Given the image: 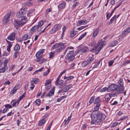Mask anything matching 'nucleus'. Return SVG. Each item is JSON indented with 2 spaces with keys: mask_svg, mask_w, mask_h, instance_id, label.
<instances>
[{
  "mask_svg": "<svg viewBox=\"0 0 130 130\" xmlns=\"http://www.w3.org/2000/svg\"><path fill=\"white\" fill-rule=\"evenodd\" d=\"M50 71V68L48 69L47 71L46 72H45L43 73V75L44 76H45L47 75L49 73Z\"/></svg>",
  "mask_w": 130,
  "mask_h": 130,
  "instance_id": "nucleus-47",
  "label": "nucleus"
},
{
  "mask_svg": "<svg viewBox=\"0 0 130 130\" xmlns=\"http://www.w3.org/2000/svg\"><path fill=\"white\" fill-rule=\"evenodd\" d=\"M24 19H21V21H20L16 19H14V25L15 26L17 27L22 26L25 23L27 22V20L23 18Z\"/></svg>",
  "mask_w": 130,
  "mask_h": 130,
  "instance_id": "nucleus-6",
  "label": "nucleus"
},
{
  "mask_svg": "<svg viewBox=\"0 0 130 130\" xmlns=\"http://www.w3.org/2000/svg\"><path fill=\"white\" fill-rule=\"evenodd\" d=\"M37 26L35 25L30 30L31 31H32V32L33 33L36 32V30H37Z\"/></svg>",
  "mask_w": 130,
  "mask_h": 130,
  "instance_id": "nucleus-21",
  "label": "nucleus"
},
{
  "mask_svg": "<svg viewBox=\"0 0 130 130\" xmlns=\"http://www.w3.org/2000/svg\"><path fill=\"white\" fill-rule=\"evenodd\" d=\"M16 90H16V89L13 88L11 90V91L13 94H14L15 93V91Z\"/></svg>",
  "mask_w": 130,
  "mask_h": 130,
  "instance_id": "nucleus-59",
  "label": "nucleus"
},
{
  "mask_svg": "<svg viewBox=\"0 0 130 130\" xmlns=\"http://www.w3.org/2000/svg\"><path fill=\"white\" fill-rule=\"evenodd\" d=\"M114 60H111L109 62V66H111L114 62Z\"/></svg>",
  "mask_w": 130,
  "mask_h": 130,
  "instance_id": "nucleus-60",
  "label": "nucleus"
},
{
  "mask_svg": "<svg viewBox=\"0 0 130 130\" xmlns=\"http://www.w3.org/2000/svg\"><path fill=\"white\" fill-rule=\"evenodd\" d=\"M96 43V41L95 40H93L92 42L90 44L89 46H93Z\"/></svg>",
  "mask_w": 130,
  "mask_h": 130,
  "instance_id": "nucleus-51",
  "label": "nucleus"
},
{
  "mask_svg": "<svg viewBox=\"0 0 130 130\" xmlns=\"http://www.w3.org/2000/svg\"><path fill=\"white\" fill-rule=\"evenodd\" d=\"M66 6V4L64 3H62L60 4L58 6V8L60 9L64 8Z\"/></svg>",
  "mask_w": 130,
  "mask_h": 130,
  "instance_id": "nucleus-19",
  "label": "nucleus"
},
{
  "mask_svg": "<svg viewBox=\"0 0 130 130\" xmlns=\"http://www.w3.org/2000/svg\"><path fill=\"white\" fill-rule=\"evenodd\" d=\"M86 34V32H85L82 35L78 38V40H81L82 38L85 36Z\"/></svg>",
  "mask_w": 130,
  "mask_h": 130,
  "instance_id": "nucleus-38",
  "label": "nucleus"
},
{
  "mask_svg": "<svg viewBox=\"0 0 130 130\" xmlns=\"http://www.w3.org/2000/svg\"><path fill=\"white\" fill-rule=\"evenodd\" d=\"M94 97H92L90 99L89 101V103L90 104H91L93 102H94Z\"/></svg>",
  "mask_w": 130,
  "mask_h": 130,
  "instance_id": "nucleus-55",
  "label": "nucleus"
},
{
  "mask_svg": "<svg viewBox=\"0 0 130 130\" xmlns=\"http://www.w3.org/2000/svg\"><path fill=\"white\" fill-rule=\"evenodd\" d=\"M61 75L60 74L59 75V76L58 77V78H57L56 80V81L55 84H58V81L59 80L60 78L61 77Z\"/></svg>",
  "mask_w": 130,
  "mask_h": 130,
  "instance_id": "nucleus-53",
  "label": "nucleus"
},
{
  "mask_svg": "<svg viewBox=\"0 0 130 130\" xmlns=\"http://www.w3.org/2000/svg\"><path fill=\"white\" fill-rule=\"evenodd\" d=\"M27 11V8H25L23 9H21L19 11L20 13L21 14H23V15L24 16V15L26 14V12Z\"/></svg>",
  "mask_w": 130,
  "mask_h": 130,
  "instance_id": "nucleus-13",
  "label": "nucleus"
},
{
  "mask_svg": "<svg viewBox=\"0 0 130 130\" xmlns=\"http://www.w3.org/2000/svg\"><path fill=\"white\" fill-rule=\"evenodd\" d=\"M101 62V60L97 62H95L94 63V65L93 66L92 68V69H93L96 68L99 64Z\"/></svg>",
  "mask_w": 130,
  "mask_h": 130,
  "instance_id": "nucleus-26",
  "label": "nucleus"
},
{
  "mask_svg": "<svg viewBox=\"0 0 130 130\" xmlns=\"http://www.w3.org/2000/svg\"><path fill=\"white\" fill-rule=\"evenodd\" d=\"M91 117V124H98V126L101 125V121L104 120L106 117L105 115L100 113L99 111H93L92 113Z\"/></svg>",
  "mask_w": 130,
  "mask_h": 130,
  "instance_id": "nucleus-1",
  "label": "nucleus"
},
{
  "mask_svg": "<svg viewBox=\"0 0 130 130\" xmlns=\"http://www.w3.org/2000/svg\"><path fill=\"white\" fill-rule=\"evenodd\" d=\"M120 90L119 86L116 84L111 85L108 88V92L116 90V93L118 94L121 93Z\"/></svg>",
  "mask_w": 130,
  "mask_h": 130,
  "instance_id": "nucleus-5",
  "label": "nucleus"
},
{
  "mask_svg": "<svg viewBox=\"0 0 130 130\" xmlns=\"http://www.w3.org/2000/svg\"><path fill=\"white\" fill-rule=\"evenodd\" d=\"M8 45L7 46H8V47H11L12 46V42H10V43H8Z\"/></svg>",
  "mask_w": 130,
  "mask_h": 130,
  "instance_id": "nucleus-64",
  "label": "nucleus"
},
{
  "mask_svg": "<svg viewBox=\"0 0 130 130\" xmlns=\"http://www.w3.org/2000/svg\"><path fill=\"white\" fill-rule=\"evenodd\" d=\"M88 50V47H84L82 48L81 51L82 52L85 53Z\"/></svg>",
  "mask_w": 130,
  "mask_h": 130,
  "instance_id": "nucleus-35",
  "label": "nucleus"
},
{
  "mask_svg": "<svg viewBox=\"0 0 130 130\" xmlns=\"http://www.w3.org/2000/svg\"><path fill=\"white\" fill-rule=\"evenodd\" d=\"M118 83L119 84V88L120 89V91L121 93H123L124 90V88L123 86V83L122 79H120L118 81Z\"/></svg>",
  "mask_w": 130,
  "mask_h": 130,
  "instance_id": "nucleus-8",
  "label": "nucleus"
},
{
  "mask_svg": "<svg viewBox=\"0 0 130 130\" xmlns=\"http://www.w3.org/2000/svg\"><path fill=\"white\" fill-rule=\"evenodd\" d=\"M94 58L93 57H89L86 61L83 62L82 64L84 67H85L88 64H89L93 60Z\"/></svg>",
  "mask_w": 130,
  "mask_h": 130,
  "instance_id": "nucleus-7",
  "label": "nucleus"
},
{
  "mask_svg": "<svg viewBox=\"0 0 130 130\" xmlns=\"http://www.w3.org/2000/svg\"><path fill=\"white\" fill-rule=\"evenodd\" d=\"M6 69L5 67H3L2 68L0 69V73L4 72L5 71Z\"/></svg>",
  "mask_w": 130,
  "mask_h": 130,
  "instance_id": "nucleus-45",
  "label": "nucleus"
},
{
  "mask_svg": "<svg viewBox=\"0 0 130 130\" xmlns=\"http://www.w3.org/2000/svg\"><path fill=\"white\" fill-rule=\"evenodd\" d=\"M41 100L39 99L36 100V101L34 102V103H36V105L38 106H39L40 104V102Z\"/></svg>",
  "mask_w": 130,
  "mask_h": 130,
  "instance_id": "nucleus-43",
  "label": "nucleus"
},
{
  "mask_svg": "<svg viewBox=\"0 0 130 130\" xmlns=\"http://www.w3.org/2000/svg\"><path fill=\"white\" fill-rule=\"evenodd\" d=\"M119 15L118 16L115 15L111 19V21L112 20V21H114L116 20V19L118 18L119 16Z\"/></svg>",
  "mask_w": 130,
  "mask_h": 130,
  "instance_id": "nucleus-42",
  "label": "nucleus"
},
{
  "mask_svg": "<svg viewBox=\"0 0 130 130\" xmlns=\"http://www.w3.org/2000/svg\"><path fill=\"white\" fill-rule=\"evenodd\" d=\"M55 29H56V31H57L60 29L61 27V25L59 24H56L54 25V27Z\"/></svg>",
  "mask_w": 130,
  "mask_h": 130,
  "instance_id": "nucleus-24",
  "label": "nucleus"
},
{
  "mask_svg": "<svg viewBox=\"0 0 130 130\" xmlns=\"http://www.w3.org/2000/svg\"><path fill=\"white\" fill-rule=\"evenodd\" d=\"M8 62V61L7 60H4L3 67H5V68L6 69L8 68L7 66V64Z\"/></svg>",
  "mask_w": 130,
  "mask_h": 130,
  "instance_id": "nucleus-41",
  "label": "nucleus"
},
{
  "mask_svg": "<svg viewBox=\"0 0 130 130\" xmlns=\"http://www.w3.org/2000/svg\"><path fill=\"white\" fill-rule=\"evenodd\" d=\"M55 53L54 52H51L49 54L50 57L52 58L53 57Z\"/></svg>",
  "mask_w": 130,
  "mask_h": 130,
  "instance_id": "nucleus-54",
  "label": "nucleus"
},
{
  "mask_svg": "<svg viewBox=\"0 0 130 130\" xmlns=\"http://www.w3.org/2000/svg\"><path fill=\"white\" fill-rule=\"evenodd\" d=\"M72 48V47H68L64 52V54L67 53L65 57V59L70 61H73L74 58V51H71Z\"/></svg>",
  "mask_w": 130,
  "mask_h": 130,
  "instance_id": "nucleus-2",
  "label": "nucleus"
},
{
  "mask_svg": "<svg viewBox=\"0 0 130 130\" xmlns=\"http://www.w3.org/2000/svg\"><path fill=\"white\" fill-rule=\"evenodd\" d=\"M100 30L98 28H97L93 32V36L92 37V39H94L95 37H96L98 33H99Z\"/></svg>",
  "mask_w": 130,
  "mask_h": 130,
  "instance_id": "nucleus-12",
  "label": "nucleus"
},
{
  "mask_svg": "<svg viewBox=\"0 0 130 130\" xmlns=\"http://www.w3.org/2000/svg\"><path fill=\"white\" fill-rule=\"evenodd\" d=\"M64 45L63 43H56L52 47H51V50H53L55 48L60 47V45Z\"/></svg>",
  "mask_w": 130,
  "mask_h": 130,
  "instance_id": "nucleus-10",
  "label": "nucleus"
},
{
  "mask_svg": "<svg viewBox=\"0 0 130 130\" xmlns=\"http://www.w3.org/2000/svg\"><path fill=\"white\" fill-rule=\"evenodd\" d=\"M26 93H24L21 96H20L19 99H18L19 100V101H20L21 100L23 99V98L25 97V94Z\"/></svg>",
  "mask_w": 130,
  "mask_h": 130,
  "instance_id": "nucleus-52",
  "label": "nucleus"
},
{
  "mask_svg": "<svg viewBox=\"0 0 130 130\" xmlns=\"http://www.w3.org/2000/svg\"><path fill=\"white\" fill-rule=\"evenodd\" d=\"M87 22V21L85 20H83L82 21H79L77 23L78 26H80L81 25H84Z\"/></svg>",
  "mask_w": 130,
  "mask_h": 130,
  "instance_id": "nucleus-16",
  "label": "nucleus"
},
{
  "mask_svg": "<svg viewBox=\"0 0 130 130\" xmlns=\"http://www.w3.org/2000/svg\"><path fill=\"white\" fill-rule=\"evenodd\" d=\"M20 101L18 99L17 101H15V100H12L11 102V104L13 106H18Z\"/></svg>",
  "mask_w": 130,
  "mask_h": 130,
  "instance_id": "nucleus-11",
  "label": "nucleus"
},
{
  "mask_svg": "<svg viewBox=\"0 0 130 130\" xmlns=\"http://www.w3.org/2000/svg\"><path fill=\"white\" fill-rule=\"evenodd\" d=\"M42 29V28L41 27L38 26L37 30L38 32H39L41 31Z\"/></svg>",
  "mask_w": 130,
  "mask_h": 130,
  "instance_id": "nucleus-61",
  "label": "nucleus"
},
{
  "mask_svg": "<svg viewBox=\"0 0 130 130\" xmlns=\"http://www.w3.org/2000/svg\"><path fill=\"white\" fill-rule=\"evenodd\" d=\"M118 122H115L112 124V126L113 127H115L118 124Z\"/></svg>",
  "mask_w": 130,
  "mask_h": 130,
  "instance_id": "nucleus-63",
  "label": "nucleus"
},
{
  "mask_svg": "<svg viewBox=\"0 0 130 130\" xmlns=\"http://www.w3.org/2000/svg\"><path fill=\"white\" fill-rule=\"evenodd\" d=\"M46 60L45 59H41L40 61L39 60V59H37L36 60V61L38 62L39 61V63L40 64H42Z\"/></svg>",
  "mask_w": 130,
  "mask_h": 130,
  "instance_id": "nucleus-44",
  "label": "nucleus"
},
{
  "mask_svg": "<svg viewBox=\"0 0 130 130\" xmlns=\"http://www.w3.org/2000/svg\"><path fill=\"white\" fill-rule=\"evenodd\" d=\"M63 81L62 80H59L58 81V83L56 84L58 85L59 86V87L61 88L63 85Z\"/></svg>",
  "mask_w": 130,
  "mask_h": 130,
  "instance_id": "nucleus-20",
  "label": "nucleus"
},
{
  "mask_svg": "<svg viewBox=\"0 0 130 130\" xmlns=\"http://www.w3.org/2000/svg\"><path fill=\"white\" fill-rule=\"evenodd\" d=\"M15 14V13L13 11H10L9 12L7 13L4 17L3 19V24H6L9 22L10 18H11Z\"/></svg>",
  "mask_w": 130,
  "mask_h": 130,
  "instance_id": "nucleus-4",
  "label": "nucleus"
},
{
  "mask_svg": "<svg viewBox=\"0 0 130 130\" xmlns=\"http://www.w3.org/2000/svg\"><path fill=\"white\" fill-rule=\"evenodd\" d=\"M46 122V121L44 119H42L38 123V124L39 126H41L42 125Z\"/></svg>",
  "mask_w": 130,
  "mask_h": 130,
  "instance_id": "nucleus-27",
  "label": "nucleus"
},
{
  "mask_svg": "<svg viewBox=\"0 0 130 130\" xmlns=\"http://www.w3.org/2000/svg\"><path fill=\"white\" fill-rule=\"evenodd\" d=\"M34 9H31L29 10L28 11V13L27 14V15L28 17H29L31 16V15H30L32 13H33L34 12Z\"/></svg>",
  "mask_w": 130,
  "mask_h": 130,
  "instance_id": "nucleus-32",
  "label": "nucleus"
},
{
  "mask_svg": "<svg viewBox=\"0 0 130 130\" xmlns=\"http://www.w3.org/2000/svg\"><path fill=\"white\" fill-rule=\"evenodd\" d=\"M46 83H45V86H46L49 84L51 83V80H47L46 81Z\"/></svg>",
  "mask_w": 130,
  "mask_h": 130,
  "instance_id": "nucleus-48",
  "label": "nucleus"
},
{
  "mask_svg": "<svg viewBox=\"0 0 130 130\" xmlns=\"http://www.w3.org/2000/svg\"><path fill=\"white\" fill-rule=\"evenodd\" d=\"M68 90L69 89L68 88H67V86H65L63 89V90L64 92H66L68 91Z\"/></svg>",
  "mask_w": 130,
  "mask_h": 130,
  "instance_id": "nucleus-49",
  "label": "nucleus"
},
{
  "mask_svg": "<svg viewBox=\"0 0 130 130\" xmlns=\"http://www.w3.org/2000/svg\"><path fill=\"white\" fill-rule=\"evenodd\" d=\"M55 87H54L52 89L50 90V94H51V96H52L54 95V93Z\"/></svg>",
  "mask_w": 130,
  "mask_h": 130,
  "instance_id": "nucleus-28",
  "label": "nucleus"
},
{
  "mask_svg": "<svg viewBox=\"0 0 130 130\" xmlns=\"http://www.w3.org/2000/svg\"><path fill=\"white\" fill-rule=\"evenodd\" d=\"M111 97H112L111 95L109 94H107L105 96V101L107 102H108Z\"/></svg>",
  "mask_w": 130,
  "mask_h": 130,
  "instance_id": "nucleus-15",
  "label": "nucleus"
},
{
  "mask_svg": "<svg viewBox=\"0 0 130 130\" xmlns=\"http://www.w3.org/2000/svg\"><path fill=\"white\" fill-rule=\"evenodd\" d=\"M42 55V54L38 52V53L36 54V56L38 59H39L41 58Z\"/></svg>",
  "mask_w": 130,
  "mask_h": 130,
  "instance_id": "nucleus-23",
  "label": "nucleus"
},
{
  "mask_svg": "<svg viewBox=\"0 0 130 130\" xmlns=\"http://www.w3.org/2000/svg\"><path fill=\"white\" fill-rule=\"evenodd\" d=\"M118 43V42L117 41L115 40L113 41L110 42L109 44V46L110 47H113L116 45Z\"/></svg>",
  "mask_w": 130,
  "mask_h": 130,
  "instance_id": "nucleus-17",
  "label": "nucleus"
},
{
  "mask_svg": "<svg viewBox=\"0 0 130 130\" xmlns=\"http://www.w3.org/2000/svg\"><path fill=\"white\" fill-rule=\"evenodd\" d=\"M7 108H11L12 107V106L11 105H10L9 104H7L5 105H4Z\"/></svg>",
  "mask_w": 130,
  "mask_h": 130,
  "instance_id": "nucleus-56",
  "label": "nucleus"
},
{
  "mask_svg": "<svg viewBox=\"0 0 130 130\" xmlns=\"http://www.w3.org/2000/svg\"><path fill=\"white\" fill-rule=\"evenodd\" d=\"M105 41H102L101 42H99L91 49L90 51L92 52H94L95 51V53L96 54H97L100 52L102 47L106 43Z\"/></svg>",
  "mask_w": 130,
  "mask_h": 130,
  "instance_id": "nucleus-3",
  "label": "nucleus"
},
{
  "mask_svg": "<svg viewBox=\"0 0 130 130\" xmlns=\"http://www.w3.org/2000/svg\"><path fill=\"white\" fill-rule=\"evenodd\" d=\"M43 24V21L41 20L38 22L37 25H36L37 26L41 27Z\"/></svg>",
  "mask_w": 130,
  "mask_h": 130,
  "instance_id": "nucleus-36",
  "label": "nucleus"
},
{
  "mask_svg": "<svg viewBox=\"0 0 130 130\" xmlns=\"http://www.w3.org/2000/svg\"><path fill=\"white\" fill-rule=\"evenodd\" d=\"M43 69V68H41L39 69V70H36V71H35L34 72V73L35 74L36 73L38 72H40V71H41Z\"/></svg>",
  "mask_w": 130,
  "mask_h": 130,
  "instance_id": "nucleus-58",
  "label": "nucleus"
},
{
  "mask_svg": "<svg viewBox=\"0 0 130 130\" xmlns=\"http://www.w3.org/2000/svg\"><path fill=\"white\" fill-rule=\"evenodd\" d=\"M15 34L14 32L11 33L7 37V39L10 40H13L15 39Z\"/></svg>",
  "mask_w": 130,
  "mask_h": 130,
  "instance_id": "nucleus-9",
  "label": "nucleus"
},
{
  "mask_svg": "<svg viewBox=\"0 0 130 130\" xmlns=\"http://www.w3.org/2000/svg\"><path fill=\"white\" fill-rule=\"evenodd\" d=\"M38 79L37 78L34 79L30 81L31 83H32V82L34 83L35 84H36L38 81Z\"/></svg>",
  "mask_w": 130,
  "mask_h": 130,
  "instance_id": "nucleus-46",
  "label": "nucleus"
},
{
  "mask_svg": "<svg viewBox=\"0 0 130 130\" xmlns=\"http://www.w3.org/2000/svg\"><path fill=\"white\" fill-rule=\"evenodd\" d=\"M77 31H74V29L73 30L70 31V37L72 38L74 37L77 33Z\"/></svg>",
  "mask_w": 130,
  "mask_h": 130,
  "instance_id": "nucleus-14",
  "label": "nucleus"
},
{
  "mask_svg": "<svg viewBox=\"0 0 130 130\" xmlns=\"http://www.w3.org/2000/svg\"><path fill=\"white\" fill-rule=\"evenodd\" d=\"M60 47L59 48H58L56 50V51L58 52L59 51L61 50L64 48L65 47L64 46V45H60Z\"/></svg>",
  "mask_w": 130,
  "mask_h": 130,
  "instance_id": "nucleus-33",
  "label": "nucleus"
},
{
  "mask_svg": "<svg viewBox=\"0 0 130 130\" xmlns=\"http://www.w3.org/2000/svg\"><path fill=\"white\" fill-rule=\"evenodd\" d=\"M28 36L27 34H25L23 35L22 38V40H27Z\"/></svg>",
  "mask_w": 130,
  "mask_h": 130,
  "instance_id": "nucleus-34",
  "label": "nucleus"
},
{
  "mask_svg": "<svg viewBox=\"0 0 130 130\" xmlns=\"http://www.w3.org/2000/svg\"><path fill=\"white\" fill-rule=\"evenodd\" d=\"M130 63V60L128 61H125L123 62V65H125L126 64H128Z\"/></svg>",
  "mask_w": 130,
  "mask_h": 130,
  "instance_id": "nucleus-57",
  "label": "nucleus"
},
{
  "mask_svg": "<svg viewBox=\"0 0 130 130\" xmlns=\"http://www.w3.org/2000/svg\"><path fill=\"white\" fill-rule=\"evenodd\" d=\"M20 54L19 52L17 51L15 52L13 54V57L15 58H17L18 56Z\"/></svg>",
  "mask_w": 130,
  "mask_h": 130,
  "instance_id": "nucleus-37",
  "label": "nucleus"
},
{
  "mask_svg": "<svg viewBox=\"0 0 130 130\" xmlns=\"http://www.w3.org/2000/svg\"><path fill=\"white\" fill-rule=\"evenodd\" d=\"M100 106V104H96V106L94 108V110L93 111H98V110L99 109V107Z\"/></svg>",
  "mask_w": 130,
  "mask_h": 130,
  "instance_id": "nucleus-29",
  "label": "nucleus"
},
{
  "mask_svg": "<svg viewBox=\"0 0 130 130\" xmlns=\"http://www.w3.org/2000/svg\"><path fill=\"white\" fill-rule=\"evenodd\" d=\"M73 77L72 76H70L68 77H66L65 76H64V79H67L68 80H69L71 79H72Z\"/></svg>",
  "mask_w": 130,
  "mask_h": 130,
  "instance_id": "nucleus-39",
  "label": "nucleus"
},
{
  "mask_svg": "<svg viewBox=\"0 0 130 130\" xmlns=\"http://www.w3.org/2000/svg\"><path fill=\"white\" fill-rule=\"evenodd\" d=\"M25 5L26 6H31L33 5V3L28 1H27L25 3Z\"/></svg>",
  "mask_w": 130,
  "mask_h": 130,
  "instance_id": "nucleus-30",
  "label": "nucleus"
},
{
  "mask_svg": "<svg viewBox=\"0 0 130 130\" xmlns=\"http://www.w3.org/2000/svg\"><path fill=\"white\" fill-rule=\"evenodd\" d=\"M8 110V108L6 107L3 110V113H5Z\"/></svg>",
  "mask_w": 130,
  "mask_h": 130,
  "instance_id": "nucleus-62",
  "label": "nucleus"
},
{
  "mask_svg": "<svg viewBox=\"0 0 130 130\" xmlns=\"http://www.w3.org/2000/svg\"><path fill=\"white\" fill-rule=\"evenodd\" d=\"M17 17L19 18L21 17V19H24L23 18H24L26 20V18L23 15V14H21V13H20L19 11V12L17 13Z\"/></svg>",
  "mask_w": 130,
  "mask_h": 130,
  "instance_id": "nucleus-18",
  "label": "nucleus"
},
{
  "mask_svg": "<svg viewBox=\"0 0 130 130\" xmlns=\"http://www.w3.org/2000/svg\"><path fill=\"white\" fill-rule=\"evenodd\" d=\"M20 49V47L18 44H17L14 48V51H17L19 50Z\"/></svg>",
  "mask_w": 130,
  "mask_h": 130,
  "instance_id": "nucleus-31",
  "label": "nucleus"
},
{
  "mask_svg": "<svg viewBox=\"0 0 130 130\" xmlns=\"http://www.w3.org/2000/svg\"><path fill=\"white\" fill-rule=\"evenodd\" d=\"M107 90L108 91V88L106 87H104L103 88L100 90V92H105L106 90Z\"/></svg>",
  "mask_w": 130,
  "mask_h": 130,
  "instance_id": "nucleus-50",
  "label": "nucleus"
},
{
  "mask_svg": "<svg viewBox=\"0 0 130 130\" xmlns=\"http://www.w3.org/2000/svg\"><path fill=\"white\" fill-rule=\"evenodd\" d=\"M56 29L53 27L50 30V32L51 34H53L56 32Z\"/></svg>",
  "mask_w": 130,
  "mask_h": 130,
  "instance_id": "nucleus-40",
  "label": "nucleus"
},
{
  "mask_svg": "<svg viewBox=\"0 0 130 130\" xmlns=\"http://www.w3.org/2000/svg\"><path fill=\"white\" fill-rule=\"evenodd\" d=\"M100 98L99 97L96 98L94 101V103H96V104H100Z\"/></svg>",
  "mask_w": 130,
  "mask_h": 130,
  "instance_id": "nucleus-22",
  "label": "nucleus"
},
{
  "mask_svg": "<svg viewBox=\"0 0 130 130\" xmlns=\"http://www.w3.org/2000/svg\"><path fill=\"white\" fill-rule=\"evenodd\" d=\"M130 32V27L128 28L123 32V34L124 35Z\"/></svg>",
  "mask_w": 130,
  "mask_h": 130,
  "instance_id": "nucleus-25",
  "label": "nucleus"
}]
</instances>
